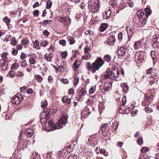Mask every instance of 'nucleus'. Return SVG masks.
Listing matches in <instances>:
<instances>
[{"instance_id": "1", "label": "nucleus", "mask_w": 159, "mask_h": 159, "mask_svg": "<svg viewBox=\"0 0 159 159\" xmlns=\"http://www.w3.org/2000/svg\"><path fill=\"white\" fill-rule=\"evenodd\" d=\"M68 116L66 114H64L61 116V117L55 125L53 123L52 120L51 119L49 120V118H48L47 121H44V122H40L45 125L46 129L47 131H50L53 130L55 129H59L62 128L63 126H65L67 123Z\"/></svg>"}, {"instance_id": "2", "label": "nucleus", "mask_w": 159, "mask_h": 159, "mask_svg": "<svg viewBox=\"0 0 159 159\" xmlns=\"http://www.w3.org/2000/svg\"><path fill=\"white\" fill-rule=\"evenodd\" d=\"M104 63V61L102 58L101 57H98L92 65L90 62H88L86 64V66L88 70L94 73L96 72V70H98L102 66Z\"/></svg>"}, {"instance_id": "3", "label": "nucleus", "mask_w": 159, "mask_h": 159, "mask_svg": "<svg viewBox=\"0 0 159 159\" xmlns=\"http://www.w3.org/2000/svg\"><path fill=\"white\" fill-rule=\"evenodd\" d=\"M151 13V10L148 7L146 8L144 11H142V10L138 11L137 14L139 16V22L142 24H145L147 22V19L150 15Z\"/></svg>"}, {"instance_id": "4", "label": "nucleus", "mask_w": 159, "mask_h": 159, "mask_svg": "<svg viewBox=\"0 0 159 159\" xmlns=\"http://www.w3.org/2000/svg\"><path fill=\"white\" fill-rule=\"evenodd\" d=\"M100 3L99 0L90 1L88 2V8L93 13H96L99 9Z\"/></svg>"}, {"instance_id": "5", "label": "nucleus", "mask_w": 159, "mask_h": 159, "mask_svg": "<svg viewBox=\"0 0 159 159\" xmlns=\"http://www.w3.org/2000/svg\"><path fill=\"white\" fill-rule=\"evenodd\" d=\"M56 112V110L53 109L48 108L44 109V111L41 114L43 118L40 119V122H44V121H47V119L49 117V115L51 113L52 114Z\"/></svg>"}, {"instance_id": "6", "label": "nucleus", "mask_w": 159, "mask_h": 159, "mask_svg": "<svg viewBox=\"0 0 159 159\" xmlns=\"http://www.w3.org/2000/svg\"><path fill=\"white\" fill-rule=\"evenodd\" d=\"M23 97L20 94H16L11 99V102L13 104L16 105L19 104L20 102L23 100Z\"/></svg>"}, {"instance_id": "7", "label": "nucleus", "mask_w": 159, "mask_h": 159, "mask_svg": "<svg viewBox=\"0 0 159 159\" xmlns=\"http://www.w3.org/2000/svg\"><path fill=\"white\" fill-rule=\"evenodd\" d=\"M154 96V94H150L145 97V100L143 101L142 104L143 106H146L151 104L152 103Z\"/></svg>"}, {"instance_id": "8", "label": "nucleus", "mask_w": 159, "mask_h": 159, "mask_svg": "<svg viewBox=\"0 0 159 159\" xmlns=\"http://www.w3.org/2000/svg\"><path fill=\"white\" fill-rule=\"evenodd\" d=\"M111 79L112 80H116L119 76V72L118 69H114L111 70Z\"/></svg>"}, {"instance_id": "9", "label": "nucleus", "mask_w": 159, "mask_h": 159, "mask_svg": "<svg viewBox=\"0 0 159 159\" xmlns=\"http://www.w3.org/2000/svg\"><path fill=\"white\" fill-rule=\"evenodd\" d=\"M28 143L27 140H20V141L18 142L17 147L23 149L27 146Z\"/></svg>"}, {"instance_id": "10", "label": "nucleus", "mask_w": 159, "mask_h": 159, "mask_svg": "<svg viewBox=\"0 0 159 159\" xmlns=\"http://www.w3.org/2000/svg\"><path fill=\"white\" fill-rule=\"evenodd\" d=\"M112 86L111 83L109 82L105 83L102 89V92L103 93L108 91L110 89H111Z\"/></svg>"}, {"instance_id": "11", "label": "nucleus", "mask_w": 159, "mask_h": 159, "mask_svg": "<svg viewBox=\"0 0 159 159\" xmlns=\"http://www.w3.org/2000/svg\"><path fill=\"white\" fill-rule=\"evenodd\" d=\"M128 39H130L134 32V28L131 25H129L127 28Z\"/></svg>"}, {"instance_id": "12", "label": "nucleus", "mask_w": 159, "mask_h": 159, "mask_svg": "<svg viewBox=\"0 0 159 159\" xmlns=\"http://www.w3.org/2000/svg\"><path fill=\"white\" fill-rule=\"evenodd\" d=\"M127 49L124 46L120 47L117 52V54L119 56L124 55L127 51Z\"/></svg>"}, {"instance_id": "13", "label": "nucleus", "mask_w": 159, "mask_h": 159, "mask_svg": "<svg viewBox=\"0 0 159 159\" xmlns=\"http://www.w3.org/2000/svg\"><path fill=\"white\" fill-rule=\"evenodd\" d=\"M111 14V10L108 9L104 13H103V18L107 19L109 18Z\"/></svg>"}, {"instance_id": "14", "label": "nucleus", "mask_w": 159, "mask_h": 159, "mask_svg": "<svg viewBox=\"0 0 159 159\" xmlns=\"http://www.w3.org/2000/svg\"><path fill=\"white\" fill-rule=\"evenodd\" d=\"M116 41V39L114 36H111L107 41V43L110 45H112Z\"/></svg>"}, {"instance_id": "15", "label": "nucleus", "mask_w": 159, "mask_h": 159, "mask_svg": "<svg viewBox=\"0 0 159 159\" xmlns=\"http://www.w3.org/2000/svg\"><path fill=\"white\" fill-rule=\"evenodd\" d=\"M62 102L64 103L69 104L71 102V99L68 98L67 96H65L62 98Z\"/></svg>"}, {"instance_id": "16", "label": "nucleus", "mask_w": 159, "mask_h": 159, "mask_svg": "<svg viewBox=\"0 0 159 159\" xmlns=\"http://www.w3.org/2000/svg\"><path fill=\"white\" fill-rule=\"evenodd\" d=\"M121 85L124 92L126 93L128 92L129 87L126 83L121 84Z\"/></svg>"}, {"instance_id": "17", "label": "nucleus", "mask_w": 159, "mask_h": 159, "mask_svg": "<svg viewBox=\"0 0 159 159\" xmlns=\"http://www.w3.org/2000/svg\"><path fill=\"white\" fill-rule=\"evenodd\" d=\"M111 71H107L103 75H102V77L103 79H106L109 78L111 79Z\"/></svg>"}, {"instance_id": "18", "label": "nucleus", "mask_w": 159, "mask_h": 159, "mask_svg": "<svg viewBox=\"0 0 159 159\" xmlns=\"http://www.w3.org/2000/svg\"><path fill=\"white\" fill-rule=\"evenodd\" d=\"M103 59L104 61L107 62H109L111 60V55L109 54H106L104 56Z\"/></svg>"}, {"instance_id": "19", "label": "nucleus", "mask_w": 159, "mask_h": 159, "mask_svg": "<svg viewBox=\"0 0 159 159\" xmlns=\"http://www.w3.org/2000/svg\"><path fill=\"white\" fill-rule=\"evenodd\" d=\"M107 24L105 23L102 24L100 28V30L101 32L104 31L108 27Z\"/></svg>"}, {"instance_id": "20", "label": "nucleus", "mask_w": 159, "mask_h": 159, "mask_svg": "<svg viewBox=\"0 0 159 159\" xmlns=\"http://www.w3.org/2000/svg\"><path fill=\"white\" fill-rule=\"evenodd\" d=\"M57 18L58 21L61 23H63L67 21L66 18V17L58 16Z\"/></svg>"}, {"instance_id": "21", "label": "nucleus", "mask_w": 159, "mask_h": 159, "mask_svg": "<svg viewBox=\"0 0 159 159\" xmlns=\"http://www.w3.org/2000/svg\"><path fill=\"white\" fill-rule=\"evenodd\" d=\"M25 134L26 136L30 137L32 134V130L30 129H27L25 131Z\"/></svg>"}, {"instance_id": "22", "label": "nucleus", "mask_w": 159, "mask_h": 159, "mask_svg": "<svg viewBox=\"0 0 159 159\" xmlns=\"http://www.w3.org/2000/svg\"><path fill=\"white\" fill-rule=\"evenodd\" d=\"M153 41L156 44H158L159 45V36H153Z\"/></svg>"}, {"instance_id": "23", "label": "nucleus", "mask_w": 159, "mask_h": 159, "mask_svg": "<svg viewBox=\"0 0 159 159\" xmlns=\"http://www.w3.org/2000/svg\"><path fill=\"white\" fill-rule=\"evenodd\" d=\"M3 20L4 22L6 23V25L8 27H9V25H10L9 24L10 21V20L6 16L3 18Z\"/></svg>"}, {"instance_id": "24", "label": "nucleus", "mask_w": 159, "mask_h": 159, "mask_svg": "<svg viewBox=\"0 0 159 159\" xmlns=\"http://www.w3.org/2000/svg\"><path fill=\"white\" fill-rule=\"evenodd\" d=\"M141 47L140 43L139 41L136 42L134 45V47L135 49H139Z\"/></svg>"}, {"instance_id": "25", "label": "nucleus", "mask_w": 159, "mask_h": 159, "mask_svg": "<svg viewBox=\"0 0 159 159\" xmlns=\"http://www.w3.org/2000/svg\"><path fill=\"white\" fill-rule=\"evenodd\" d=\"M52 56L51 54H46L45 55V59L48 61H50L52 60Z\"/></svg>"}, {"instance_id": "26", "label": "nucleus", "mask_w": 159, "mask_h": 159, "mask_svg": "<svg viewBox=\"0 0 159 159\" xmlns=\"http://www.w3.org/2000/svg\"><path fill=\"white\" fill-rule=\"evenodd\" d=\"M11 43L13 46H15L17 44V41L16 40L15 37H13L12 38L11 41Z\"/></svg>"}, {"instance_id": "27", "label": "nucleus", "mask_w": 159, "mask_h": 159, "mask_svg": "<svg viewBox=\"0 0 159 159\" xmlns=\"http://www.w3.org/2000/svg\"><path fill=\"white\" fill-rule=\"evenodd\" d=\"M94 139L95 137H94L93 136H90L88 141L89 143H90L92 144H94Z\"/></svg>"}, {"instance_id": "28", "label": "nucleus", "mask_w": 159, "mask_h": 159, "mask_svg": "<svg viewBox=\"0 0 159 159\" xmlns=\"http://www.w3.org/2000/svg\"><path fill=\"white\" fill-rule=\"evenodd\" d=\"M117 3V0H111L110 2V4L113 7H115Z\"/></svg>"}, {"instance_id": "29", "label": "nucleus", "mask_w": 159, "mask_h": 159, "mask_svg": "<svg viewBox=\"0 0 159 159\" xmlns=\"http://www.w3.org/2000/svg\"><path fill=\"white\" fill-rule=\"evenodd\" d=\"M91 54H85V55L82 56V58L83 59L89 60L91 58Z\"/></svg>"}, {"instance_id": "30", "label": "nucleus", "mask_w": 159, "mask_h": 159, "mask_svg": "<svg viewBox=\"0 0 159 159\" xmlns=\"http://www.w3.org/2000/svg\"><path fill=\"white\" fill-rule=\"evenodd\" d=\"M7 61V60L6 59H0V66H4Z\"/></svg>"}, {"instance_id": "31", "label": "nucleus", "mask_w": 159, "mask_h": 159, "mask_svg": "<svg viewBox=\"0 0 159 159\" xmlns=\"http://www.w3.org/2000/svg\"><path fill=\"white\" fill-rule=\"evenodd\" d=\"M87 91L84 88H82L80 91L79 94H81L82 95H85Z\"/></svg>"}, {"instance_id": "32", "label": "nucleus", "mask_w": 159, "mask_h": 159, "mask_svg": "<svg viewBox=\"0 0 159 159\" xmlns=\"http://www.w3.org/2000/svg\"><path fill=\"white\" fill-rule=\"evenodd\" d=\"M52 1H51L50 0H48L47 2L46 5V8L49 9V8H50L52 6Z\"/></svg>"}, {"instance_id": "33", "label": "nucleus", "mask_w": 159, "mask_h": 159, "mask_svg": "<svg viewBox=\"0 0 159 159\" xmlns=\"http://www.w3.org/2000/svg\"><path fill=\"white\" fill-rule=\"evenodd\" d=\"M15 73L13 71H9V73L7 75V76L9 78H13L15 76Z\"/></svg>"}, {"instance_id": "34", "label": "nucleus", "mask_w": 159, "mask_h": 159, "mask_svg": "<svg viewBox=\"0 0 159 159\" xmlns=\"http://www.w3.org/2000/svg\"><path fill=\"white\" fill-rule=\"evenodd\" d=\"M47 102L45 100L42 101L41 103V107L43 108H45L47 107Z\"/></svg>"}, {"instance_id": "35", "label": "nucleus", "mask_w": 159, "mask_h": 159, "mask_svg": "<svg viewBox=\"0 0 159 159\" xmlns=\"http://www.w3.org/2000/svg\"><path fill=\"white\" fill-rule=\"evenodd\" d=\"M19 67V65L18 63H14L12 65L11 69L12 70H14L16 68H17Z\"/></svg>"}, {"instance_id": "36", "label": "nucleus", "mask_w": 159, "mask_h": 159, "mask_svg": "<svg viewBox=\"0 0 159 159\" xmlns=\"http://www.w3.org/2000/svg\"><path fill=\"white\" fill-rule=\"evenodd\" d=\"M154 151H155L156 159H159V149L156 148Z\"/></svg>"}, {"instance_id": "37", "label": "nucleus", "mask_w": 159, "mask_h": 159, "mask_svg": "<svg viewBox=\"0 0 159 159\" xmlns=\"http://www.w3.org/2000/svg\"><path fill=\"white\" fill-rule=\"evenodd\" d=\"M29 62L30 64H34L36 62V60L33 57H31L29 58Z\"/></svg>"}, {"instance_id": "38", "label": "nucleus", "mask_w": 159, "mask_h": 159, "mask_svg": "<svg viewBox=\"0 0 159 159\" xmlns=\"http://www.w3.org/2000/svg\"><path fill=\"white\" fill-rule=\"evenodd\" d=\"M96 90V87L95 86H92L91 87L89 90V93L90 94L93 93Z\"/></svg>"}, {"instance_id": "39", "label": "nucleus", "mask_w": 159, "mask_h": 159, "mask_svg": "<svg viewBox=\"0 0 159 159\" xmlns=\"http://www.w3.org/2000/svg\"><path fill=\"white\" fill-rule=\"evenodd\" d=\"M149 81L150 82V84L152 85L153 83L155 81V78L153 76H151L149 78Z\"/></svg>"}, {"instance_id": "40", "label": "nucleus", "mask_w": 159, "mask_h": 159, "mask_svg": "<svg viewBox=\"0 0 159 159\" xmlns=\"http://www.w3.org/2000/svg\"><path fill=\"white\" fill-rule=\"evenodd\" d=\"M145 110L146 112L148 113H149L150 112H152L153 111V110L150 107H148L147 106L145 107Z\"/></svg>"}, {"instance_id": "41", "label": "nucleus", "mask_w": 159, "mask_h": 159, "mask_svg": "<svg viewBox=\"0 0 159 159\" xmlns=\"http://www.w3.org/2000/svg\"><path fill=\"white\" fill-rule=\"evenodd\" d=\"M35 78L37 81L38 82H41L42 81V77L39 75H36L35 76Z\"/></svg>"}, {"instance_id": "42", "label": "nucleus", "mask_w": 159, "mask_h": 159, "mask_svg": "<svg viewBox=\"0 0 159 159\" xmlns=\"http://www.w3.org/2000/svg\"><path fill=\"white\" fill-rule=\"evenodd\" d=\"M79 80V77H75L74 80V85L75 86H76L78 84Z\"/></svg>"}, {"instance_id": "43", "label": "nucleus", "mask_w": 159, "mask_h": 159, "mask_svg": "<svg viewBox=\"0 0 159 159\" xmlns=\"http://www.w3.org/2000/svg\"><path fill=\"white\" fill-rule=\"evenodd\" d=\"M100 153L102 154H104L105 156L108 155V152L104 149L102 148L100 150Z\"/></svg>"}, {"instance_id": "44", "label": "nucleus", "mask_w": 159, "mask_h": 159, "mask_svg": "<svg viewBox=\"0 0 159 159\" xmlns=\"http://www.w3.org/2000/svg\"><path fill=\"white\" fill-rule=\"evenodd\" d=\"M143 139L142 138L139 137L137 140V144L140 145L143 143Z\"/></svg>"}, {"instance_id": "45", "label": "nucleus", "mask_w": 159, "mask_h": 159, "mask_svg": "<svg viewBox=\"0 0 159 159\" xmlns=\"http://www.w3.org/2000/svg\"><path fill=\"white\" fill-rule=\"evenodd\" d=\"M67 54L68 53L66 51H65L61 53L62 57L63 58H65L67 57Z\"/></svg>"}, {"instance_id": "46", "label": "nucleus", "mask_w": 159, "mask_h": 159, "mask_svg": "<svg viewBox=\"0 0 159 159\" xmlns=\"http://www.w3.org/2000/svg\"><path fill=\"white\" fill-rule=\"evenodd\" d=\"M59 69H60V71L62 70L63 71H65L66 70V68L62 65H60L58 66Z\"/></svg>"}, {"instance_id": "47", "label": "nucleus", "mask_w": 159, "mask_h": 159, "mask_svg": "<svg viewBox=\"0 0 159 159\" xmlns=\"http://www.w3.org/2000/svg\"><path fill=\"white\" fill-rule=\"evenodd\" d=\"M90 52L89 48L88 47H85L84 48V52L85 54H91L89 53Z\"/></svg>"}, {"instance_id": "48", "label": "nucleus", "mask_w": 159, "mask_h": 159, "mask_svg": "<svg viewBox=\"0 0 159 159\" xmlns=\"http://www.w3.org/2000/svg\"><path fill=\"white\" fill-rule=\"evenodd\" d=\"M51 22V21L50 20H44L43 22L42 23V25H47L48 24H50Z\"/></svg>"}, {"instance_id": "49", "label": "nucleus", "mask_w": 159, "mask_h": 159, "mask_svg": "<svg viewBox=\"0 0 159 159\" xmlns=\"http://www.w3.org/2000/svg\"><path fill=\"white\" fill-rule=\"evenodd\" d=\"M68 41L69 42V43L70 45H72L75 43V41L72 38H70L68 39Z\"/></svg>"}, {"instance_id": "50", "label": "nucleus", "mask_w": 159, "mask_h": 159, "mask_svg": "<svg viewBox=\"0 0 159 159\" xmlns=\"http://www.w3.org/2000/svg\"><path fill=\"white\" fill-rule=\"evenodd\" d=\"M59 43L61 45L63 46H64L66 45V41L65 40H61L59 41Z\"/></svg>"}, {"instance_id": "51", "label": "nucleus", "mask_w": 159, "mask_h": 159, "mask_svg": "<svg viewBox=\"0 0 159 159\" xmlns=\"http://www.w3.org/2000/svg\"><path fill=\"white\" fill-rule=\"evenodd\" d=\"M88 106H86L85 107V109H84V110L82 111L81 112V115L82 116H84V114H87L86 111H87V110L88 109Z\"/></svg>"}, {"instance_id": "52", "label": "nucleus", "mask_w": 159, "mask_h": 159, "mask_svg": "<svg viewBox=\"0 0 159 159\" xmlns=\"http://www.w3.org/2000/svg\"><path fill=\"white\" fill-rule=\"evenodd\" d=\"M78 61L79 62H80V61H75V62L74 63V67L75 69H77L79 66V65H78Z\"/></svg>"}, {"instance_id": "53", "label": "nucleus", "mask_w": 159, "mask_h": 159, "mask_svg": "<svg viewBox=\"0 0 159 159\" xmlns=\"http://www.w3.org/2000/svg\"><path fill=\"white\" fill-rule=\"evenodd\" d=\"M148 148L147 147H143L141 149V152H145L148 150Z\"/></svg>"}, {"instance_id": "54", "label": "nucleus", "mask_w": 159, "mask_h": 159, "mask_svg": "<svg viewBox=\"0 0 159 159\" xmlns=\"http://www.w3.org/2000/svg\"><path fill=\"white\" fill-rule=\"evenodd\" d=\"M61 82L64 84H68V80L67 79H62L61 80Z\"/></svg>"}, {"instance_id": "55", "label": "nucleus", "mask_w": 159, "mask_h": 159, "mask_svg": "<svg viewBox=\"0 0 159 159\" xmlns=\"http://www.w3.org/2000/svg\"><path fill=\"white\" fill-rule=\"evenodd\" d=\"M127 3L128 5L131 7H132L133 6V2L131 0L128 1Z\"/></svg>"}, {"instance_id": "56", "label": "nucleus", "mask_w": 159, "mask_h": 159, "mask_svg": "<svg viewBox=\"0 0 159 159\" xmlns=\"http://www.w3.org/2000/svg\"><path fill=\"white\" fill-rule=\"evenodd\" d=\"M47 44V42L46 41H43L41 42L40 43V45L43 47H45Z\"/></svg>"}, {"instance_id": "57", "label": "nucleus", "mask_w": 159, "mask_h": 159, "mask_svg": "<svg viewBox=\"0 0 159 159\" xmlns=\"http://www.w3.org/2000/svg\"><path fill=\"white\" fill-rule=\"evenodd\" d=\"M33 13L35 16H38L39 14V11L38 10H35L33 11Z\"/></svg>"}, {"instance_id": "58", "label": "nucleus", "mask_w": 159, "mask_h": 159, "mask_svg": "<svg viewBox=\"0 0 159 159\" xmlns=\"http://www.w3.org/2000/svg\"><path fill=\"white\" fill-rule=\"evenodd\" d=\"M28 43V41L25 39H24L21 41V44L22 45H26V44Z\"/></svg>"}, {"instance_id": "59", "label": "nucleus", "mask_w": 159, "mask_h": 159, "mask_svg": "<svg viewBox=\"0 0 159 159\" xmlns=\"http://www.w3.org/2000/svg\"><path fill=\"white\" fill-rule=\"evenodd\" d=\"M118 38L119 40L120 39H122L123 38V34L122 32H120L118 34Z\"/></svg>"}, {"instance_id": "60", "label": "nucleus", "mask_w": 159, "mask_h": 159, "mask_svg": "<svg viewBox=\"0 0 159 159\" xmlns=\"http://www.w3.org/2000/svg\"><path fill=\"white\" fill-rule=\"evenodd\" d=\"M13 51L12 52V54L14 55H16L17 54L18 50L17 49H15L14 48L12 49Z\"/></svg>"}, {"instance_id": "61", "label": "nucleus", "mask_w": 159, "mask_h": 159, "mask_svg": "<svg viewBox=\"0 0 159 159\" xmlns=\"http://www.w3.org/2000/svg\"><path fill=\"white\" fill-rule=\"evenodd\" d=\"M16 75L18 77H21L23 75L22 72L20 71H17Z\"/></svg>"}, {"instance_id": "62", "label": "nucleus", "mask_w": 159, "mask_h": 159, "mask_svg": "<svg viewBox=\"0 0 159 159\" xmlns=\"http://www.w3.org/2000/svg\"><path fill=\"white\" fill-rule=\"evenodd\" d=\"M26 57V55L25 53H22L20 56V58L21 59H23L25 58Z\"/></svg>"}, {"instance_id": "63", "label": "nucleus", "mask_w": 159, "mask_h": 159, "mask_svg": "<svg viewBox=\"0 0 159 159\" xmlns=\"http://www.w3.org/2000/svg\"><path fill=\"white\" fill-rule=\"evenodd\" d=\"M153 69L152 68H150L149 69H148L147 70V73L148 74H150L153 71Z\"/></svg>"}, {"instance_id": "64", "label": "nucleus", "mask_w": 159, "mask_h": 159, "mask_svg": "<svg viewBox=\"0 0 159 159\" xmlns=\"http://www.w3.org/2000/svg\"><path fill=\"white\" fill-rule=\"evenodd\" d=\"M7 56V54L6 53H3L1 57H2V59H6V58Z\"/></svg>"}]
</instances>
